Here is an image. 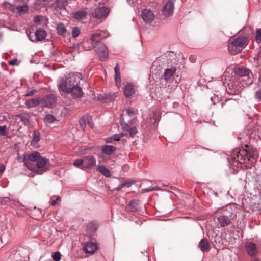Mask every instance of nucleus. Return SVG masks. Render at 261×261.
Masks as SVG:
<instances>
[{"label": "nucleus", "mask_w": 261, "mask_h": 261, "mask_svg": "<svg viewBox=\"0 0 261 261\" xmlns=\"http://www.w3.org/2000/svg\"><path fill=\"white\" fill-rule=\"evenodd\" d=\"M81 80L82 74L80 73H69L66 77L60 80L58 84L59 90L70 94L74 98H81L84 94L80 84Z\"/></svg>", "instance_id": "1"}, {"label": "nucleus", "mask_w": 261, "mask_h": 261, "mask_svg": "<svg viewBox=\"0 0 261 261\" xmlns=\"http://www.w3.org/2000/svg\"><path fill=\"white\" fill-rule=\"evenodd\" d=\"M258 153L254 150L236 148L229 154V164L242 167V165L246 168H250L256 162Z\"/></svg>", "instance_id": "2"}, {"label": "nucleus", "mask_w": 261, "mask_h": 261, "mask_svg": "<svg viewBox=\"0 0 261 261\" xmlns=\"http://www.w3.org/2000/svg\"><path fill=\"white\" fill-rule=\"evenodd\" d=\"M231 46L229 45V53L236 55L241 53L248 44L247 38H244L238 34L229 38Z\"/></svg>", "instance_id": "3"}, {"label": "nucleus", "mask_w": 261, "mask_h": 261, "mask_svg": "<svg viewBox=\"0 0 261 261\" xmlns=\"http://www.w3.org/2000/svg\"><path fill=\"white\" fill-rule=\"evenodd\" d=\"M242 77V81L245 84L250 85L253 82V76L251 70L248 68L243 67H234L232 74Z\"/></svg>", "instance_id": "4"}, {"label": "nucleus", "mask_w": 261, "mask_h": 261, "mask_svg": "<svg viewBox=\"0 0 261 261\" xmlns=\"http://www.w3.org/2000/svg\"><path fill=\"white\" fill-rule=\"evenodd\" d=\"M163 60V62L167 61V66L165 69L164 74L163 75V79L166 81H168L175 73L176 71V67L175 66V62L173 60H175L174 58H172V56H166L165 58H162Z\"/></svg>", "instance_id": "5"}, {"label": "nucleus", "mask_w": 261, "mask_h": 261, "mask_svg": "<svg viewBox=\"0 0 261 261\" xmlns=\"http://www.w3.org/2000/svg\"><path fill=\"white\" fill-rule=\"evenodd\" d=\"M98 249L97 246H83L82 248L76 251V256L78 258H86L94 254Z\"/></svg>", "instance_id": "6"}, {"label": "nucleus", "mask_w": 261, "mask_h": 261, "mask_svg": "<svg viewBox=\"0 0 261 261\" xmlns=\"http://www.w3.org/2000/svg\"><path fill=\"white\" fill-rule=\"evenodd\" d=\"M92 47H94L95 50L101 61L107 60L108 58V50L106 45L102 42H99L95 45H92Z\"/></svg>", "instance_id": "7"}, {"label": "nucleus", "mask_w": 261, "mask_h": 261, "mask_svg": "<svg viewBox=\"0 0 261 261\" xmlns=\"http://www.w3.org/2000/svg\"><path fill=\"white\" fill-rule=\"evenodd\" d=\"M110 13L109 9L105 6L97 8L92 12L93 17L97 19L106 18Z\"/></svg>", "instance_id": "8"}, {"label": "nucleus", "mask_w": 261, "mask_h": 261, "mask_svg": "<svg viewBox=\"0 0 261 261\" xmlns=\"http://www.w3.org/2000/svg\"><path fill=\"white\" fill-rule=\"evenodd\" d=\"M164 93H168L165 88L157 87L154 89V91L152 92V97L159 101L169 98V96L167 95H165Z\"/></svg>", "instance_id": "9"}, {"label": "nucleus", "mask_w": 261, "mask_h": 261, "mask_svg": "<svg viewBox=\"0 0 261 261\" xmlns=\"http://www.w3.org/2000/svg\"><path fill=\"white\" fill-rule=\"evenodd\" d=\"M48 162L49 160L45 157L41 156L40 158H38L36 161V167L37 168V169H39L41 172L37 173V174H42L45 172L48 171V168L46 167V165Z\"/></svg>", "instance_id": "10"}, {"label": "nucleus", "mask_w": 261, "mask_h": 261, "mask_svg": "<svg viewBox=\"0 0 261 261\" xmlns=\"http://www.w3.org/2000/svg\"><path fill=\"white\" fill-rule=\"evenodd\" d=\"M141 202L139 200L133 199L125 206V211L135 213L141 210Z\"/></svg>", "instance_id": "11"}, {"label": "nucleus", "mask_w": 261, "mask_h": 261, "mask_svg": "<svg viewBox=\"0 0 261 261\" xmlns=\"http://www.w3.org/2000/svg\"><path fill=\"white\" fill-rule=\"evenodd\" d=\"M84 165L82 166V169H91L94 167L96 163L95 158L91 155L83 156Z\"/></svg>", "instance_id": "12"}, {"label": "nucleus", "mask_w": 261, "mask_h": 261, "mask_svg": "<svg viewBox=\"0 0 261 261\" xmlns=\"http://www.w3.org/2000/svg\"><path fill=\"white\" fill-rule=\"evenodd\" d=\"M109 35V33L108 31H100L96 33L93 34L91 35L90 40L92 42H95L96 44L99 42H101V40L107 38Z\"/></svg>", "instance_id": "13"}, {"label": "nucleus", "mask_w": 261, "mask_h": 261, "mask_svg": "<svg viewBox=\"0 0 261 261\" xmlns=\"http://www.w3.org/2000/svg\"><path fill=\"white\" fill-rule=\"evenodd\" d=\"M56 96L54 94H50L44 96L41 100V103L43 105V107L50 108L56 102Z\"/></svg>", "instance_id": "14"}, {"label": "nucleus", "mask_w": 261, "mask_h": 261, "mask_svg": "<svg viewBox=\"0 0 261 261\" xmlns=\"http://www.w3.org/2000/svg\"><path fill=\"white\" fill-rule=\"evenodd\" d=\"M86 231L89 236H93L96 233L98 225L95 221H92L87 223L86 225Z\"/></svg>", "instance_id": "15"}, {"label": "nucleus", "mask_w": 261, "mask_h": 261, "mask_svg": "<svg viewBox=\"0 0 261 261\" xmlns=\"http://www.w3.org/2000/svg\"><path fill=\"white\" fill-rule=\"evenodd\" d=\"M142 18L146 23H150L153 21L154 15L153 13L148 9H145L142 11Z\"/></svg>", "instance_id": "16"}, {"label": "nucleus", "mask_w": 261, "mask_h": 261, "mask_svg": "<svg viewBox=\"0 0 261 261\" xmlns=\"http://www.w3.org/2000/svg\"><path fill=\"white\" fill-rule=\"evenodd\" d=\"M253 33V29L250 26H246L242 28L237 34L244 38H247L249 42L250 37Z\"/></svg>", "instance_id": "17"}, {"label": "nucleus", "mask_w": 261, "mask_h": 261, "mask_svg": "<svg viewBox=\"0 0 261 261\" xmlns=\"http://www.w3.org/2000/svg\"><path fill=\"white\" fill-rule=\"evenodd\" d=\"M174 3L171 1H168L163 8V12L165 16H169L172 14L174 11Z\"/></svg>", "instance_id": "18"}, {"label": "nucleus", "mask_w": 261, "mask_h": 261, "mask_svg": "<svg viewBox=\"0 0 261 261\" xmlns=\"http://www.w3.org/2000/svg\"><path fill=\"white\" fill-rule=\"evenodd\" d=\"M23 162L26 167L30 170L36 173L41 172L40 170L39 169H37L34 164L31 162V161H29L26 160L25 155L23 156Z\"/></svg>", "instance_id": "19"}, {"label": "nucleus", "mask_w": 261, "mask_h": 261, "mask_svg": "<svg viewBox=\"0 0 261 261\" xmlns=\"http://www.w3.org/2000/svg\"><path fill=\"white\" fill-rule=\"evenodd\" d=\"M35 34L36 37L34 38L37 41H43L45 38L47 33L44 29L40 28L37 29Z\"/></svg>", "instance_id": "20"}, {"label": "nucleus", "mask_w": 261, "mask_h": 261, "mask_svg": "<svg viewBox=\"0 0 261 261\" xmlns=\"http://www.w3.org/2000/svg\"><path fill=\"white\" fill-rule=\"evenodd\" d=\"M116 150V147L113 145H105L101 146V151L106 155H111Z\"/></svg>", "instance_id": "21"}, {"label": "nucleus", "mask_w": 261, "mask_h": 261, "mask_svg": "<svg viewBox=\"0 0 261 261\" xmlns=\"http://www.w3.org/2000/svg\"><path fill=\"white\" fill-rule=\"evenodd\" d=\"M40 103H41V100L40 98H35L27 100L25 105L28 108H31L38 106Z\"/></svg>", "instance_id": "22"}, {"label": "nucleus", "mask_w": 261, "mask_h": 261, "mask_svg": "<svg viewBox=\"0 0 261 261\" xmlns=\"http://www.w3.org/2000/svg\"><path fill=\"white\" fill-rule=\"evenodd\" d=\"M135 93V90L132 84L128 83L124 89V94L126 97L131 96Z\"/></svg>", "instance_id": "23"}, {"label": "nucleus", "mask_w": 261, "mask_h": 261, "mask_svg": "<svg viewBox=\"0 0 261 261\" xmlns=\"http://www.w3.org/2000/svg\"><path fill=\"white\" fill-rule=\"evenodd\" d=\"M115 73V83L116 85L118 87H120L121 86V76H120V67L118 64H117L114 69Z\"/></svg>", "instance_id": "24"}, {"label": "nucleus", "mask_w": 261, "mask_h": 261, "mask_svg": "<svg viewBox=\"0 0 261 261\" xmlns=\"http://www.w3.org/2000/svg\"><path fill=\"white\" fill-rule=\"evenodd\" d=\"M25 155L26 160L31 162H36L38 158L41 157L40 153L37 151H33L32 153Z\"/></svg>", "instance_id": "25"}, {"label": "nucleus", "mask_w": 261, "mask_h": 261, "mask_svg": "<svg viewBox=\"0 0 261 261\" xmlns=\"http://www.w3.org/2000/svg\"><path fill=\"white\" fill-rule=\"evenodd\" d=\"M15 117L20 118L24 125H27L29 123L30 119V116L26 112H23L20 114H17L15 115Z\"/></svg>", "instance_id": "26"}, {"label": "nucleus", "mask_w": 261, "mask_h": 261, "mask_svg": "<svg viewBox=\"0 0 261 261\" xmlns=\"http://www.w3.org/2000/svg\"><path fill=\"white\" fill-rule=\"evenodd\" d=\"M97 170L106 177H110L111 176L110 170L103 165H99L97 168Z\"/></svg>", "instance_id": "27"}, {"label": "nucleus", "mask_w": 261, "mask_h": 261, "mask_svg": "<svg viewBox=\"0 0 261 261\" xmlns=\"http://www.w3.org/2000/svg\"><path fill=\"white\" fill-rule=\"evenodd\" d=\"M41 134L38 130H33V137L31 140V144L36 145L40 140Z\"/></svg>", "instance_id": "28"}, {"label": "nucleus", "mask_w": 261, "mask_h": 261, "mask_svg": "<svg viewBox=\"0 0 261 261\" xmlns=\"http://www.w3.org/2000/svg\"><path fill=\"white\" fill-rule=\"evenodd\" d=\"M58 33L63 36H65L67 32V29L63 23H60L57 27Z\"/></svg>", "instance_id": "29"}, {"label": "nucleus", "mask_w": 261, "mask_h": 261, "mask_svg": "<svg viewBox=\"0 0 261 261\" xmlns=\"http://www.w3.org/2000/svg\"><path fill=\"white\" fill-rule=\"evenodd\" d=\"M218 221L221 227H225L228 224L227 217L224 216H220L218 218Z\"/></svg>", "instance_id": "30"}, {"label": "nucleus", "mask_w": 261, "mask_h": 261, "mask_svg": "<svg viewBox=\"0 0 261 261\" xmlns=\"http://www.w3.org/2000/svg\"><path fill=\"white\" fill-rule=\"evenodd\" d=\"M87 15V13L84 11H80L75 12L73 15V17L76 20H80L85 18Z\"/></svg>", "instance_id": "31"}, {"label": "nucleus", "mask_w": 261, "mask_h": 261, "mask_svg": "<svg viewBox=\"0 0 261 261\" xmlns=\"http://www.w3.org/2000/svg\"><path fill=\"white\" fill-rule=\"evenodd\" d=\"M15 9H16L18 13L22 14L28 12L29 7L27 4H24L22 6L16 7Z\"/></svg>", "instance_id": "32"}, {"label": "nucleus", "mask_w": 261, "mask_h": 261, "mask_svg": "<svg viewBox=\"0 0 261 261\" xmlns=\"http://www.w3.org/2000/svg\"><path fill=\"white\" fill-rule=\"evenodd\" d=\"M246 249L248 254L251 256L255 255L257 253L256 246H246Z\"/></svg>", "instance_id": "33"}, {"label": "nucleus", "mask_w": 261, "mask_h": 261, "mask_svg": "<svg viewBox=\"0 0 261 261\" xmlns=\"http://www.w3.org/2000/svg\"><path fill=\"white\" fill-rule=\"evenodd\" d=\"M134 183V182L133 181H124V182H121L119 185L118 187L117 188V190H120L124 186L129 187L132 185H133Z\"/></svg>", "instance_id": "34"}, {"label": "nucleus", "mask_w": 261, "mask_h": 261, "mask_svg": "<svg viewBox=\"0 0 261 261\" xmlns=\"http://www.w3.org/2000/svg\"><path fill=\"white\" fill-rule=\"evenodd\" d=\"M83 158L78 159L74 161L73 165L76 167L82 169V166L84 165Z\"/></svg>", "instance_id": "35"}, {"label": "nucleus", "mask_w": 261, "mask_h": 261, "mask_svg": "<svg viewBox=\"0 0 261 261\" xmlns=\"http://www.w3.org/2000/svg\"><path fill=\"white\" fill-rule=\"evenodd\" d=\"M4 6L6 8V9L10 10V11L14 12L15 10V7L13 5H12L9 2H4Z\"/></svg>", "instance_id": "36"}, {"label": "nucleus", "mask_w": 261, "mask_h": 261, "mask_svg": "<svg viewBox=\"0 0 261 261\" xmlns=\"http://www.w3.org/2000/svg\"><path fill=\"white\" fill-rule=\"evenodd\" d=\"M3 202H9L11 204H12V205L14 204L15 205H16V203L17 204L18 203V201H13V200H10L8 197H4V198L0 197V203H2Z\"/></svg>", "instance_id": "37"}, {"label": "nucleus", "mask_w": 261, "mask_h": 261, "mask_svg": "<svg viewBox=\"0 0 261 261\" xmlns=\"http://www.w3.org/2000/svg\"><path fill=\"white\" fill-rule=\"evenodd\" d=\"M229 205L231 208H232V206L236 208V210L234 211V212L231 213L232 215L229 216L230 217H232V218L233 219L234 217H236L237 214L238 213L237 208V205L236 203L233 202H230L229 203Z\"/></svg>", "instance_id": "38"}, {"label": "nucleus", "mask_w": 261, "mask_h": 261, "mask_svg": "<svg viewBox=\"0 0 261 261\" xmlns=\"http://www.w3.org/2000/svg\"><path fill=\"white\" fill-rule=\"evenodd\" d=\"M234 231H233L232 232L231 231V232H229V243L232 244V243H236V242L235 241L233 242V240L234 241L236 240H239V236L237 234V237L238 238H237L236 237H234Z\"/></svg>", "instance_id": "39"}, {"label": "nucleus", "mask_w": 261, "mask_h": 261, "mask_svg": "<svg viewBox=\"0 0 261 261\" xmlns=\"http://www.w3.org/2000/svg\"><path fill=\"white\" fill-rule=\"evenodd\" d=\"M117 96V93H114L113 94H109L106 96V99L108 100V101H112L115 99Z\"/></svg>", "instance_id": "40"}, {"label": "nucleus", "mask_w": 261, "mask_h": 261, "mask_svg": "<svg viewBox=\"0 0 261 261\" xmlns=\"http://www.w3.org/2000/svg\"><path fill=\"white\" fill-rule=\"evenodd\" d=\"M81 32L80 29L77 27L73 28L72 35L73 38L77 37Z\"/></svg>", "instance_id": "41"}, {"label": "nucleus", "mask_w": 261, "mask_h": 261, "mask_svg": "<svg viewBox=\"0 0 261 261\" xmlns=\"http://www.w3.org/2000/svg\"><path fill=\"white\" fill-rule=\"evenodd\" d=\"M61 253L59 252H55L52 254V258L55 261H60L61 260Z\"/></svg>", "instance_id": "42"}, {"label": "nucleus", "mask_w": 261, "mask_h": 261, "mask_svg": "<svg viewBox=\"0 0 261 261\" xmlns=\"http://www.w3.org/2000/svg\"><path fill=\"white\" fill-rule=\"evenodd\" d=\"M121 125L123 127V129L125 131L128 132L129 129V126L128 124L124 121V119H121L120 120Z\"/></svg>", "instance_id": "43"}, {"label": "nucleus", "mask_w": 261, "mask_h": 261, "mask_svg": "<svg viewBox=\"0 0 261 261\" xmlns=\"http://www.w3.org/2000/svg\"><path fill=\"white\" fill-rule=\"evenodd\" d=\"M45 119L46 121L49 123H53L56 120L55 116L51 114L46 115Z\"/></svg>", "instance_id": "44"}, {"label": "nucleus", "mask_w": 261, "mask_h": 261, "mask_svg": "<svg viewBox=\"0 0 261 261\" xmlns=\"http://www.w3.org/2000/svg\"><path fill=\"white\" fill-rule=\"evenodd\" d=\"M128 132H129V136L132 138L134 137L135 136L137 133V129H136V128L135 127H132L130 128H129V129L128 130Z\"/></svg>", "instance_id": "45"}, {"label": "nucleus", "mask_w": 261, "mask_h": 261, "mask_svg": "<svg viewBox=\"0 0 261 261\" xmlns=\"http://www.w3.org/2000/svg\"><path fill=\"white\" fill-rule=\"evenodd\" d=\"M255 181L258 189L261 190V176L257 175L256 177H255Z\"/></svg>", "instance_id": "46"}, {"label": "nucleus", "mask_w": 261, "mask_h": 261, "mask_svg": "<svg viewBox=\"0 0 261 261\" xmlns=\"http://www.w3.org/2000/svg\"><path fill=\"white\" fill-rule=\"evenodd\" d=\"M123 136L122 134H115L111 137V139L114 141H119Z\"/></svg>", "instance_id": "47"}, {"label": "nucleus", "mask_w": 261, "mask_h": 261, "mask_svg": "<svg viewBox=\"0 0 261 261\" xmlns=\"http://www.w3.org/2000/svg\"><path fill=\"white\" fill-rule=\"evenodd\" d=\"M80 124L82 129H84L86 125V119L84 117H81L79 120Z\"/></svg>", "instance_id": "48"}, {"label": "nucleus", "mask_w": 261, "mask_h": 261, "mask_svg": "<svg viewBox=\"0 0 261 261\" xmlns=\"http://www.w3.org/2000/svg\"><path fill=\"white\" fill-rule=\"evenodd\" d=\"M255 39L257 41L261 42V29H259L256 31Z\"/></svg>", "instance_id": "49"}, {"label": "nucleus", "mask_w": 261, "mask_h": 261, "mask_svg": "<svg viewBox=\"0 0 261 261\" xmlns=\"http://www.w3.org/2000/svg\"><path fill=\"white\" fill-rule=\"evenodd\" d=\"M27 36L29 39L32 42L37 41L34 38V37H36L35 33L32 32H30L29 33H27Z\"/></svg>", "instance_id": "50"}, {"label": "nucleus", "mask_w": 261, "mask_h": 261, "mask_svg": "<svg viewBox=\"0 0 261 261\" xmlns=\"http://www.w3.org/2000/svg\"><path fill=\"white\" fill-rule=\"evenodd\" d=\"M83 245H97V242L95 239L91 238L90 240V241L86 242L84 243Z\"/></svg>", "instance_id": "51"}, {"label": "nucleus", "mask_w": 261, "mask_h": 261, "mask_svg": "<svg viewBox=\"0 0 261 261\" xmlns=\"http://www.w3.org/2000/svg\"><path fill=\"white\" fill-rule=\"evenodd\" d=\"M6 128H7V126L6 125H4L3 126H0V135L1 136H5L6 135Z\"/></svg>", "instance_id": "52"}, {"label": "nucleus", "mask_w": 261, "mask_h": 261, "mask_svg": "<svg viewBox=\"0 0 261 261\" xmlns=\"http://www.w3.org/2000/svg\"><path fill=\"white\" fill-rule=\"evenodd\" d=\"M228 72H225L223 75L222 76V81L224 84H227V80L228 76Z\"/></svg>", "instance_id": "53"}, {"label": "nucleus", "mask_w": 261, "mask_h": 261, "mask_svg": "<svg viewBox=\"0 0 261 261\" xmlns=\"http://www.w3.org/2000/svg\"><path fill=\"white\" fill-rule=\"evenodd\" d=\"M126 112L127 115L130 117H133L134 115H135L134 111L133 110L130 109H126Z\"/></svg>", "instance_id": "54"}, {"label": "nucleus", "mask_w": 261, "mask_h": 261, "mask_svg": "<svg viewBox=\"0 0 261 261\" xmlns=\"http://www.w3.org/2000/svg\"><path fill=\"white\" fill-rule=\"evenodd\" d=\"M202 252H207L210 250V246H199Z\"/></svg>", "instance_id": "55"}, {"label": "nucleus", "mask_w": 261, "mask_h": 261, "mask_svg": "<svg viewBox=\"0 0 261 261\" xmlns=\"http://www.w3.org/2000/svg\"><path fill=\"white\" fill-rule=\"evenodd\" d=\"M36 92L37 91H36V90H31V91H27V92L25 94V96H32L34 94H35L36 93Z\"/></svg>", "instance_id": "56"}, {"label": "nucleus", "mask_w": 261, "mask_h": 261, "mask_svg": "<svg viewBox=\"0 0 261 261\" xmlns=\"http://www.w3.org/2000/svg\"><path fill=\"white\" fill-rule=\"evenodd\" d=\"M208 241L207 239L203 238L199 242V245H208Z\"/></svg>", "instance_id": "57"}, {"label": "nucleus", "mask_w": 261, "mask_h": 261, "mask_svg": "<svg viewBox=\"0 0 261 261\" xmlns=\"http://www.w3.org/2000/svg\"><path fill=\"white\" fill-rule=\"evenodd\" d=\"M61 200V197L60 196H58L56 199L53 200L51 202V205L54 206L57 204L58 201Z\"/></svg>", "instance_id": "58"}, {"label": "nucleus", "mask_w": 261, "mask_h": 261, "mask_svg": "<svg viewBox=\"0 0 261 261\" xmlns=\"http://www.w3.org/2000/svg\"><path fill=\"white\" fill-rule=\"evenodd\" d=\"M211 100L213 104L215 105L216 101L218 100V97L216 95H214V96L211 97Z\"/></svg>", "instance_id": "59"}, {"label": "nucleus", "mask_w": 261, "mask_h": 261, "mask_svg": "<svg viewBox=\"0 0 261 261\" xmlns=\"http://www.w3.org/2000/svg\"><path fill=\"white\" fill-rule=\"evenodd\" d=\"M255 97L257 99H261V91H257L255 92Z\"/></svg>", "instance_id": "60"}, {"label": "nucleus", "mask_w": 261, "mask_h": 261, "mask_svg": "<svg viewBox=\"0 0 261 261\" xmlns=\"http://www.w3.org/2000/svg\"><path fill=\"white\" fill-rule=\"evenodd\" d=\"M17 60L16 59L11 60L9 61V64L11 65H15L17 64Z\"/></svg>", "instance_id": "61"}, {"label": "nucleus", "mask_w": 261, "mask_h": 261, "mask_svg": "<svg viewBox=\"0 0 261 261\" xmlns=\"http://www.w3.org/2000/svg\"><path fill=\"white\" fill-rule=\"evenodd\" d=\"M41 20V16H38L35 17L34 19V22L35 23H39Z\"/></svg>", "instance_id": "62"}, {"label": "nucleus", "mask_w": 261, "mask_h": 261, "mask_svg": "<svg viewBox=\"0 0 261 261\" xmlns=\"http://www.w3.org/2000/svg\"><path fill=\"white\" fill-rule=\"evenodd\" d=\"M87 43H88V42H83V43H82V46H83V48L85 49V50H89L91 49L92 48L90 47H88L87 48H86L85 45H86V44Z\"/></svg>", "instance_id": "63"}, {"label": "nucleus", "mask_w": 261, "mask_h": 261, "mask_svg": "<svg viewBox=\"0 0 261 261\" xmlns=\"http://www.w3.org/2000/svg\"><path fill=\"white\" fill-rule=\"evenodd\" d=\"M5 170V166L4 164H0V174L3 173Z\"/></svg>", "instance_id": "64"}]
</instances>
